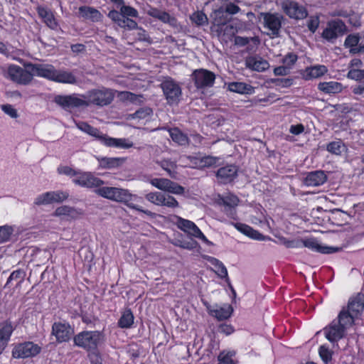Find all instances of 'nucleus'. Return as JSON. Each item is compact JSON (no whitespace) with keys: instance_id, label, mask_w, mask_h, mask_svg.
I'll return each instance as SVG.
<instances>
[{"instance_id":"obj_1","label":"nucleus","mask_w":364,"mask_h":364,"mask_svg":"<svg viewBox=\"0 0 364 364\" xmlns=\"http://www.w3.org/2000/svg\"><path fill=\"white\" fill-rule=\"evenodd\" d=\"M95 193L105 198L108 200L124 203L127 207L134 209L137 211L145 213L151 217L154 216V213L148 210H144L141 207L131 203L133 195L127 189L117 188L102 186L95 190Z\"/></svg>"},{"instance_id":"obj_2","label":"nucleus","mask_w":364,"mask_h":364,"mask_svg":"<svg viewBox=\"0 0 364 364\" xmlns=\"http://www.w3.org/2000/svg\"><path fill=\"white\" fill-rule=\"evenodd\" d=\"M119 11L112 9L109 11L107 16L112 21L116 23L119 27L127 30H134L138 28L137 23L132 18H138V11L132 6L122 4H115Z\"/></svg>"},{"instance_id":"obj_3","label":"nucleus","mask_w":364,"mask_h":364,"mask_svg":"<svg viewBox=\"0 0 364 364\" xmlns=\"http://www.w3.org/2000/svg\"><path fill=\"white\" fill-rule=\"evenodd\" d=\"M76 127L82 132L95 137L107 146L128 149L133 146L132 142L125 139H115L102 134L98 129L93 127L85 122H75Z\"/></svg>"},{"instance_id":"obj_4","label":"nucleus","mask_w":364,"mask_h":364,"mask_svg":"<svg viewBox=\"0 0 364 364\" xmlns=\"http://www.w3.org/2000/svg\"><path fill=\"white\" fill-rule=\"evenodd\" d=\"M103 341V333L99 331H83L73 338L74 344L87 351L96 350Z\"/></svg>"},{"instance_id":"obj_5","label":"nucleus","mask_w":364,"mask_h":364,"mask_svg":"<svg viewBox=\"0 0 364 364\" xmlns=\"http://www.w3.org/2000/svg\"><path fill=\"white\" fill-rule=\"evenodd\" d=\"M82 97L86 100L87 107L90 105L103 107L112 103L114 94L112 90L102 87L89 90Z\"/></svg>"},{"instance_id":"obj_6","label":"nucleus","mask_w":364,"mask_h":364,"mask_svg":"<svg viewBox=\"0 0 364 364\" xmlns=\"http://www.w3.org/2000/svg\"><path fill=\"white\" fill-rule=\"evenodd\" d=\"M260 21H262L263 26L267 28L271 34L274 37L279 36L280 29L284 17L278 13L262 12L258 16Z\"/></svg>"},{"instance_id":"obj_7","label":"nucleus","mask_w":364,"mask_h":364,"mask_svg":"<svg viewBox=\"0 0 364 364\" xmlns=\"http://www.w3.org/2000/svg\"><path fill=\"white\" fill-rule=\"evenodd\" d=\"M163 93L169 105H177L181 97L182 90L179 84L171 78H166L161 83Z\"/></svg>"},{"instance_id":"obj_8","label":"nucleus","mask_w":364,"mask_h":364,"mask_svg":"<svg viewBox=\"0 0 364 364\" xmlns=\"http://www.w3.org/2000/svg\"><path fill=\"white\" fill-rule=\"evenodd\" d=\"M281 9L289 18L296 20L304 19L308 16L306 8L295 1H283L281 3Z\"/></svg>"},{"instance_id":"obj_9","label":"nucleus","mask_w":364,"mask_h":364,"mask_svg":"<svg viewBox=\"0 0 364 364\" xmlns=\"http://www.w3.org/2000/svg\"><path fill=\"white\" fill-rule=\"evenodd\" d=\"M7 75L9 79L18 84L28 85L32 81L31 71L26 67L23 68L11 65L8 68Z\"/></svg>"},{"instance_id":"obj_10","label":"nucleus","mask_w":364,"mask_h":364,"mask_svg":"<svg viewBox=\"0 0 364 364\" xmlns=\"http://www.w3.org/2000/svg\"><path fill=\"white\" fill-rule=\"evenodd\" d=\"M176 225L182 231L188 233V235L200 239L207 245H212L213 243L209 241L207 237L203 235L197 225L192 221L183 219L181 217H176Z\"/></svg>"},{"instance_id":"obj_11","label":"nucleus","mask_w":364,"mask_h":364,"mask_svg":"<svg viewBox=\"0 0 364 364\" xmlns=\"http://www.w3.org/2000/svg\"><path fill=\"white\" fill-rule=\"evenodd\" d=\"M41 347L33 342H25L16 346L12 350L15 358H26L33 357L41 352Z\"/></svg>"},{"instance_id":"obj_12","label":"nucleus","mask_w":364,"mask_h":364,"mask_svg":"<svg viewBox=\"0 0 364 364\" xmlns=\"http://www.w3.org/2000/svg\"><path fill=\"white\" fill-rule=\"evenodd\" d=\"M191 76L197 88L212 87L215 80V75L205 69L196 70Z\"/></svg>"},{"instance_id":"obj_13","label":"nucleus","mask_w":364,"mask_h":364,"mask_svg":"<svg viewBox=\"0 0 364 364\" xmlns=\"http://www.w3.org/2000/svg\"><path fill=\"white\" fill-rule=\"evenodd\" d=\"M54 102L65 109L87 107L85 99L80 98L76 95H56Z\"/></svg>"},{"instance_id":"obj_14","label":"nucleus","mask_w":364,"mask_h":364,"mask_svg":"<svg viewBox=\"0 0 364 364\" xmlns=\"http://www.w3.org/2000/svg\"><path fill=\"white\" fill-rule=\"evenodd\" d=\"M346 31V26L342 21H333L329 22L323 30L322 37L329 42H333L338 36H343Z\"/></svg>"},{"instance_id":"obj_15","label":"nucleus","mask_w":364,"mask_h":364,"mask_svg":"<svg viewBox=\"0 0 364 364\" xmlns=\"http://www.w3.org/2000/svg\"><path fill=\"white\" fill-rule=\"evenodd\" d=\"M73 182L87 188H99L105 183L104 181L95 176L90 172L78 173V175L73 179Z\"/></svg>"},{"instance_id":"obj_16","label":"nucleus","mask_w":364,"mask_h":364,"mask_svg":"<svg viewBox=\"0 0 364 364\" xmlns=\"http://www.w3.org/2000/svg\"><path fill=\"white\" fill-rule=\"evenodd\" d=\"M52 335L58 343L68 341L74 334V329L69 323L55 322L52 326Z\"/></svg>"},{"instance_id":"obj_17","label":"nucleus","mask_w":364,"mask_h":364,"mask_svg":"<svg viewBox=\"0 0 364 364\" xmlns=\"http://www.w3.org/2000/svg\"><path fill=\"white\" fill-rule=\"evenodd\" d=\"M26 68L31 71L32 77L36 75L53 80L55 68L52 65L28 63L26 65Z\"/></svg>"},{"instance_id":"obj_18","label":"nucleus","mask_w":364,"mask_h":364,"mask_svg":"<svg viewBox=\"0 0 364 364\" xmlns=\"http://www.w3.org/2000/svg\"><path fill=\"white\" fill-rule=\"evenodd\" d=\"M344 308L346 311L353 314L354 317L359 318L364 309V294L359 293L351 297L348 301V306Z\"/></svg>"},{"instance_id":"obj_19","label":"nucleus","mask_w":364,"mask_h":364,"mask_svg":"<svg viewBox=\"0 0 364 364\" xmlns=\"http://www.w3.org/2000/svg\"><path fill=\"white\" fill-rule=\"evenodd\" d=\"M237 167L228 165L220 168L216 171V177L220 183L226 184L232 182L237 176Z\"/></svg>"},{"instance_id":"obj_20","label":"nucleus","mask_w":364,"mask_h":364,"mask_svg":"<svg viewBox=\"0 0 364 364\" xmlns=\"http://www.w3.org/2000/svg\"><path fill=\"white\" fill-rule=\"evenodd\" d=\"M147 14L154 18L159 19L164 23L169 24L174 28L178 29L181 27L180 23L178 22L177 19L166 11H161L156 8H151L147 11Z\"/></svg>"},{"instance_id":"obj_21","label":"nucleus","mask_w":364,"mask_h":364,"mask_svg":"<svg viewBox=\"0 0 364 364\" xmlns=\"http://www.w3.org/2000/svg\"><path fill=\"white\" fill-rule=\"evenodd\" d=\"M346 331L336 321H333L328 326L324 328L326 338L332 343L343 338Z\"/></svg>"},{"instance_id":"obj_22","label":"nucleus","mask_w":364,"mask_h":364,"mask_svg":"<svg viewBox=\"0 0 364 364\" xmlns=\"http://www.w3.org/2000/svg\"><path fill=\"white\" fill-rule=\"evenodd\" d=\"M245 64L247 68L257 72H263L269 68L268 61L259 55L247 57Z\"/></svg>"},{"instance_id":"obj_23","label":"nucleus","mask_w":364,"mask_h":364,"mask_svg":"<svg viewBox=\"0 0 364 364\" xmlns=\"http://www.w3.org/2000/svg\"><path fill=\"white\" fill-rule=\"evenodd\" d=\"M302 246L323 254L333 253L339 250L338 247L322 245L314 238L302 240Z\"/></svg>"},{"instance_id":"obj_24","label":"nucleus","mask_w":364,"mask_h":364,"mask_svg":"<svg viewBox=\"0 0 364 364\" xmlns=\"http://www.w3.org/2000/svg\"><path fill=\"white\" fill-rule=\"evenodd\" d=\"M82 214V211L68 205H62L57 208L53 215L66 219H76Z\"/></svg>"},{"instance_id":"obj_25","label":"nucleus","mask_w":364,"mask_h":364,"mask_svg":"<svg viewBox=\"0 0 364 364\" xmlns=\"http://www.w3.org/2000/svg\"><path fill=\"white\" fill-rule=\"evenodd\" d=\"M327 180V176L323 171H315L309 173L305 179L304 183L307 186H319L323 185Z\"/></svg>"},{"instance_id":"obj_26","label":"nucleus","mask_w":364,"mask_h":364,"mask_svg":"<svg viewBox=\"0 0 364 364\" xmlns=\"http://www.w3.org/2000/svg\"><path fill=\"white\" fill-rule=\"evenodd\" d=\"M232 225L240 232L244 234L245 235L257 240H265V237L259 233L258 231L254 230L250 226L240 223H233Z\"/></svg>"},{"instance_id":"obj_27","label":"nucleus","mask_w":364,"mask_h":364,"mask_svg":"<svg viewBox=\"0 0 364 364\" xmlns=\"http://www.w3.org/2000/svg\"><path fill=\"white\" fill-rule=\"evenodd\" d=\"M328 72L325 65H318L306 68L304 72L303 76L305 80H309L323 76Z\"/></svg>"},{"instance_id":"obj_28","label":"nucleus","mask_w":364,"mask_h":364,"mask_svg":"<svg viewBox=\"0 0 364 364\" xmlns=\"http://www.w3.org/2000/svg\"><path fill=\"white\" fill-rule=\"evenodd\" d=\"M80 15L93 22H98L102 20V14L96 9L90 6H81L79 8Z\"/></svg>"},{"instance_id":"obj_29","label":"nucleus","mask_w":364,"mask_h":364,"mask_svg":"<svg viewBox=\"0 0 364 364\" xmlns=\"http://www.w3.org/2000/svg\"><path fill=\"white\" fill-rule=\"evenodd\" d=\"M53 81L71 85H74L77 82V77L73 75V73L67 70H60L56 69Z\"/></svg>"},{"instance_id":"obj_30","label":"nucleus","mask_w":364,"mask_h":364,"mask_svg":"<svg viewBox=\"0 0 364 364\" xmlns=\"http://www.w3.org/2000/svg\"><path fill=\"white\" fill-rule=\"evenodd\" d=\"M38 14L49 28L53 30L58 28V23L50 9L44 7H38Z\"/></svg>"},{"instance_id":"obj_31","label":"nucleus","mask_w":364,"mask_h":364,"mask_svg":"<svg viewBox=\"0 0 364 364\" xmlns=\"http://www.w3.org/2000/svg\"><path fill=\"white\" fill-rule=\"evenodd\" d=\"M212 22L215 26H224L230 21V18L224 10V7L221 6L214 10L210 14Z\"/></svg>"},{"instance_id":"obj_32","label":"nucleus","mask_w":364,"mask_h":364,"mask_svg":"<svg viewBox=\"0 0 364 364\" xmlns=\"http://www.w3.org/2000/svg\"><path fill=\"white\" fill-rule=\"evenodd\" d=\"M318 89L326 94H336L342 91L343 85L335 81L323 82L318 83Z\"/></svg>"},{"instance_id":"obj_33","label":"nucleus","mask_w":364,"mask_h":364,"mask_svg":"<svg viewBox=\"0 0 364 364\" xmlns=\"http://www.w3.org/2000/svg\"><path fill=\"white\" fill-rule=\"evenodd\" d=\"M356 318H358L354 317L353 314L346 311V309L343 308L339 313L338 321H336L346 330L354 323V321Z\"/></svg>"},{"instance_id":"obj_34","label":"nucleus","mask_w":364,"mask_h":364,"mask_svg":"<svg viewBox=\"0 0 364 364\" xmlns=\"http://www.w3.org/2000/svg\"><path fill=\"white\" fill-rule=\"evenodd\" d=\"M14 331L11 323L9 321L3 322L0 324V343L6 346L10 336Z\"/></svg>"},{"instance_id":"obj_35","label":"nucleus","mask_w":364,"mask_h":364,"mask_svg":"<svg viewBox=\"0 0 364 364\" xmlns=\"http://www.w3.org/2000/svg\"><path fill=\"white\" fill-rule=\"evenodd\" d=\"M169 134L172 140L181 146H186L189 144L188 136L178 128L170 129Z\"/></svg>"},{"instance_id":"obj_36","label":"nucleus","mask_w":364,"mask_h":364,"mask_svg":"<svg viewBox=\"0 0 364 364\" xmlns=\"http://www.w3.org/2000/svg\"><path fill=\"white\" fill-rule=\"evenodd\" d=\"M212 316H215L219 321L228 319L232 313V308L230 306H225L216 309L210 310Z\"/></svg>"},{"instance_id":"obj_37","label":"nucleus","mask_w":364,"mask_h":364,"mask_svg":"<svg viewBox=\"0 0 364 364\" xmlns=\"http://www.w3.org/2000/svg\"><path fill=\"white\" fill-rule=\"evenodd\" d=\"M100 163V166L104 168H112L118 167L124 161V159L120 158H97Z\"/></svg>"},{"instance_id":"obj_38","label":"nucleus","mask_w":364,"mask_h":364,"mask_svg":"<svg viewBox=\"0 0 364 364\" xmlns=\"http://www.w3.org/2000/svg\"><path fill=\"white\" fill-rule=\"evenodd\" d=\"M134 323V316L130 309H126L120 317L118 325L122 328H130Z\"/></svg>"},{"instance_id":"obj_39","label":"nucleus","mask_w":364,"mask_h":364,"mask_svg":"<svg viewBox=\"0 0 364 364\" xmlns=\"http://www.w3.org/2000/svg\"><path fill=\"white\" fill-rule=\"evenodd\" d=\"M239 199L233 194H228L225 196H219L218 204L223 205L225 208H235L238 205Z\"/></svg>"},{"instance_id":"obj_40","label":"nucleus","mask_w":364,"mask_h":364,"mask_svg":"<svg viewBox=\"0 0 364 364\" xmlns=\"http://www.w3.org/2000/svg\"><path fill=\"white\" fill-rule=\"evenodd\" d=\"M26 275V272L23 269H19L14 271L8 278L5 287L9 286L12 282H15L16 286H19L24 281Z\"/></svg>"},{"instance_id":"obj_41","label":"nucleus","mask_w":364,"mask_h":364,"mask_svg":"<svg viewBox=\"0 0 364 364\" xmlns=\"http://www.w3.org/2000/svg\"><path fill=\"white\" fill-rule=\"evenodd\" d=\"M190 19L192 23H195L197 26H205L208 23V18L207 16L200 11L193 12L190 16Z\"/></svg>"},{"instance_id":"obj_42","label":"nucleus","mask_w":364,"mask_h":364,"mask_svg":"<svg viewBox=\"0 0 364 364\" xmlns=\"http://www.w3.org/2000/svg\"><path fill=\"white\" fill-rule=\"evenodd\" d=\"M228 88L231 92L245 94L249 92L250 86L244 82H234L229 84Z\"/></svg>"},{"instance_id":"obj_43","label":"nucleus","mask_w":364,"mask_h":364,"mask_svg":"<svg viewBox=\"0 0 364 364\" xmlns=\"http://www.w3.org/2000/svg\"><path fill=\"white\" fill-rule=\"evenodd\" d=\"M327 151L336 155L341 154L345 150V145L342 141L338 140L330 142L327 145Z\"/></svg>"},{"instance_id":"obj_44","label":"nucleus","mask_w":364,"mask_h":364,"mask_svg":"<svg viewBox=\"0 0 364 364\" xmlns=\"http://www.w3.org/2000/svg\"><path fill=\"white\" fill-rule=\"evenodd\" d=\"M49 193L50 203L63 202V200H66L69 196V193L68 192L61 191H50Z\"/></svg>"},{"instance_id":"obj_45","label":"nucleus","mask_w":364,"mask_h":364,"mask_svg":"<svg viewBox=\"0 0 364 364\" xmlns=\"http://www.w3.org/2000/svg\"><path fill=\"white\" fill-rule=\"evenodd\" d=\"M119 97L122 100L129 101L133 103H141L142 102V95H137L130 92H121Z\"/></svg>"},{"instance_id":"obj_46","label":"nucleus","mask_w":364,"mask_h":364,"mask_svg":"<svg viewBox=\"0 0 364 364\" xmlns=\"http://www.w3.org/2000/svg\"><path fill=\"white\" fill-rule=\"evenodd\" d=\"M359 41V34H350L346 37L345 40L344 46L346 48H350V50H352L353 48H355L356 46H358Z\"/></svg>"},{"instance_id":"obj_47","label":"nucleus","mask_w":364,"mask_h":364,"mask_svg":"<svg viewBox=\"0 0 364 364\" xmlns=\"http://www.w3.org/2000/svg\"><path fill=\"white\" fill-rule=\"evenodd\" d=\"M347 77L361 82L364 80V70L350 68L347 73Z\"/></svg>"},{"instance_id":"obj_48","label":"nucleus","mask_w":364,"mask_h":364,"mask_svg":"<svg viewBox=\"0 0 364 364\" xmlns=\"http://www.w3.org/2000/svg\"><path fill=\"white\" fill-rule=\"evenodd\" d=\"M161 206H166L171 208H178L179 206L178 202L176 198L170 195L163 193Z\"/></svg>"},{"instance_id":"obj_49","label":"nucleus","mask_w":364,"mask_h":364,"mask_svg":"<svg viewBox=\"0 0 364 364\" xmlns=\"http://www.w3.org/2000/svg\"><path fill=\"white\" fill-rule=\"evenodd\" d=\"M14 232L12 227L4 225L0 227V243L8 241Z\"/></svg>"},{"instance_id":"obj_50","label":"nucleus","mask_w":364,"mask_h":364,"mask_svg":"<svg viewBox=\"0 0 364 364\" xmlns=\"http://www.w3.org/2000/svg\"><path fill=\"white\" fill-rule=\"evenodd\" d=\"M166 192L176 195H183L185 192V188L176 182L170 180L167 186Z\"/></svg>"},{"instance_id":"obj_51","label":"nucleus","mask_w":364,"mask_h":364,"mask_svg":"<svg viewBox=\"0 0 364 364\" xmlns=\"http://www.w3.org/2000/svg\"><path fill=\"white\" fill-rule=\"evenodd\" d=\"M152 114V109L149 107H142L137 111H136L134 114H131V117L132 119H145L147 117H149Z\"/></svg>"},{"instance_id":"obj_52","label":"nucleus","mask_w":364,"mask_h":364,"mask_svg":"<svg viewBox=\"0 0 364 364\" xmlns=\"http://www.w3.org/2000/svg\"><path fill=\"white\" fill-rule=\"evenodd\" d=\"M170 180L168 178H153L151 180L150 183L154 187L159 188V190L166 191L167 186L169 183Z\"/></svg>"},{"instance_id":"obj_53","label":"nucleus","mask_w":364,"mask_h":364,"mask_svg":"<svg viewBox=\"0 0 364 364\" xmlns=\"http://www.w3.org/2000/svg\"><path fill=\"white\" fill-rule=\"evenodd\" d=\"M145 197L148 201L156 205H161L163 193L161 192H152L146 194Z\"/></svg>"},{"instance_id":"obj_54","label":"nucleus","mask_w":364,"mask_h":364,"mask_svg":"<svg viewBox=\"0 0 364 364\" xmlns=\"http://www.w3.org/2000/svg\"><path fill=\"white\" fill-rule=\"evenodd\" d=\"M160 166L164 170L168 172L171 177H174L175 172L172 170L174 169L176 166L175 162L170 160H162L160 162Z\"/></svg>"},{"instance_id":"obj_55","label":"nucleus","mask_w":364,"mask_h":364,"mask_svg":"<svg viewBox=\"0 0 364 364\" xmlns=\"http://www.w3.org/2000/svg\"><path fill=\"white\" fill-rule=\"evenodd\" d=\"M319 355L323 361L326 363H328L332 358V352L325 346H321L319 348Z\"/></svg>"},{"instance_id":"obj_56","label":"nucleus","mask_w":364,"mask_h":364,"mask_svg":"<svg viewBox=\"0 0 364 364\" xmlns=\"http://www.w3.org/2000/svg\"><path fill=\"white\" fill-rule=\"evenodd\" d=\"M297 60V55L294 53H288L284 58H283V64L284 66L287 67L289 70L291 69L292 65H294V63Z\"/></svg>"},{"instance_id":"obj_57","label":"nucleus","mask_w":364,"mask_h":364,"mask_svg":"<svg viewBox=\"0 0 364 364\" xmlns=\"http://www.w3.org/2000/svg\"><path fill=\"white\" fill-rule=\"evenodd\" d=\"M34 203L38 205H47L50 203V193L46 192L39 195L36 199Z\"/></svg>"},{"instance_id":"obj_58","label":"nucleus","mask_w":364,"mask_h":364,"mask_svg":"<svg viewBox=\"0 0 364 364\" xmlns=\"http://www.w3.org/2000/svg\"><path fill=\"white\" fill-rule=\"evenodd\" d=\"M2 111L10 116L11 118H17L18 117L17 110L11 105L6 104L1 106Z\"/></svg>"},{"instance_id":"obj_59","label":"nucleus","mask_w":364,"mask_h":364,"mask_svg":"<svg viewBox=\"0 0 364 364\" xmlns=\"http://www.w3.org/2000/svg\"><path fill=\"white\" fill-rule=\"evenodd\" d=\"M58 172L60 174H64L69 176H77L78 173L68 166H63L58 168Z\"/></svg>"},{"instance_id":"obj_60","label":"nucleus","mask_w":364,"mask_h":364,"mask_svg":"<svg viewBox=\"0 0 364 364\" xmlns=\"http://www.w3.org/2000/svg\"><path fill=\"white\" fill-rule=\"evenodd\" d=\"M319 25V18L317 16H311L307 23L310 31L315 33Z\"/></svg>"},{"instance_id":"obj_61","label":"nucleus","mask_w":364,"mask_h":364,"mask_svg":"<svg viewBox=\"0 0 364 364\" xmlns=\"http://www.w3.org/2000/svg\"><path fill=\"white\" fill-rule=\"evenodd\" d=\"M223 7L228 16L236 14L240 11V8L233 3H229Z\"/></svg>"},{"instance_id":"obj_62","label":"nucleus","mask_w":364,"mask_h":364,"mask_svg":"<svg viewBox=\"0 0 364 364\" xmlns=\"http://www.w3.org/2000/svg\"><path fill=\"white\" fill-rule=\"evenodd\" d=\"M208 261L213 264L215 268L216 267H220L221 269V273L223 275L225 274L226 272V267L224 266V264L218 259L212 257H208Z\"/></svg>"},{"instance_id":"obj_63","label":"nucleus","mask_w":364,"mask_h":364,"mask_svg":"<svg viewBox=\"0 0 364 364\" xmlns=\"http://www.w3.org/2000/svg\"><path fill=\"white\" fill-rule=\"evenodd\" d=\"M272 82L274 83L277 86H281L283 87H287L291 85L292 80L285 78V79H274L272 80Z\"/></svg>"},{"instance_id":"obj_64","label":"nucleus","mask_w":364,"mask_h":364,"mask_svg":"<svg viewBox=\"0 0 364 364\" xmlns=\"http://www.w3.org/2000/svg\"><path fill=\"white\" fill-rule=\"evenodd\" d=\"M218 364H234L231 357L229 355H225L223 353L218 355Z\"/></svg>"}]
</instances>
